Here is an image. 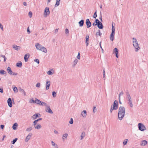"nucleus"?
I'll list each match as a JSON object with an SVG mask.
<instances>
[{
    "mask_svg": "<svg viewBox=\"0 0 148 148\" xmlns=\"http://www.w3.org/2000/svg\"><path fill=\"white\" fill-rule=\"evenodd\" d=\"M36 86L37 87L39 88L40 87V84L39 83H38L36 85Z\"/></svg>",
    "mask_w": 148,
    "mask_h": 148,
    "instance_id": "nucleus-50",
    "label": "nucleus"
},
{
    "mask_svg": "<svg viewBox=\"0 0 148 148\" xmlns=\"http://www.w3.org/2000/svg\"><path fill=\"white\" fill-rule=\"evenodd\" d=\"M60 0H56V3L55 5V7H57L59 5L60 3Z\"/></svg>",
    "mask_w": 148,
    "mask_h": 148,
    "instance_id": "nucleus-27",
    "label": "nucleus"
},
{
    "mask_svg": "<svg viewBox=\"0 0 148 148\" xmlns=\"http://www.w3.org/2000/svg\"><path fill=\"white\" fill-rule=\"evenodd\" d=\"M32 13L31 11H30L28 13V15L30 18H31L32 17Z\"/></svg>",
    "mask_w": 148,
    "mask_h": 148,
    "instance_id": "nucleus-45",
    "label": "nucleus"
},
{
    "mask_svg": "<svg viewBox=\"0 0 148 148\" xmlns=\"http://www.w3.org/2000/svg\"><path fill=\"white\" fill-rule=\"evenodd\" d=\"M6 73V72L3 70H1L0 71V74H5Z\"/></svg>",
    "mask_w": 148,
    "mask_h": 148,
    "instance_id": "nucleus-34",
    "label": "nucleus"
},
{
    "mask_svg": "<svg viewBox=\"0 0 148 148\" xmlns=\"http://www.w3.org/2000/svg\"><path fill=\"white\" fill-rule=\"evenodd\" d=\"M35 62H36L37 63L39 64L40 63L38 59H35L34 60Z\"/></svg>",
    "mask_w": 148,
    "mask_h": 148,
    "instance_id": "nucleus-53",
    "label": "nucleus"
},
{
    "mask_svg": "<svg viewBox=\"0 0 148 148\" xmlns=\"http://www.w3.org/2000/svg\"><path fill=\"white\" fill-rule=\"evenodd\" d=\"M128 141V139H125L124 140V141L123 142V145H126L127 144V142Z\"/></svg>",
    "mask_w": 148,
    "mask_h": 148,
    "instance_id": "nucleus-37",
    "label": "nucleus"
},
{
    "mask_svg": "<svg viewBox=\"0 0 148 148\" xmlns=\"http://www.w3.org/2000/svg\"><path fill=\"white\" fill-rule=\"evenodd\" d=\"M50 11L49 8L48 7H46L45 9L44 15L45 17L47 16V15H49L50 14Z\"/></svg>",
    "mask_w": 148,
    "mask_h": 148,
    "instance_id": "nucleus-5",
    "label": "nucleus"
},
{
    "mask_svg": "<svg viewBox=\"0 0 148 148\" xmlns=\"http://www.w3.org/2000/svg\"><path fill=\"white\" fill-rule=\"evenodd\" d=\"M68 136V134L67 133H66V134H63L62 136H63V137H65V138H66Z\"/></svg>",
    "mask_w": 148,
    "mask_h": 148,
    "instance_id": "nucleus-48",
    "label": "nucleus"
},
{
    "mask_svg": "<svg viewBox=\"0 0 148 148\" xmlns=\"http://www.w3.org/2000/svg\"><path fill=\"white\" fill-rule=\"evenodd\" d=\"M147 143V141L144 140L142 141L140 143V145L142 146H144L146 145Z\"/></svg>",
    "mask_w": 148,
    "mask_h": 148,
    "instance_id": "nucleus-15",
    "label": "nucleus"
},
{
    "mask_svg": "<svg viewBox=\"0 0 148 148\" xmlns=\"http://www.w3.org/2000/svg\"><path fill=\"white\" fill-rule=\"evenodd\" d=\"M19 90L21 92H23L24 91V90L23 89H22L21 88H20L19 89Z\"/></svg>",
    "mask_w": 148,
    "mask_h": 148,
    "instance_id": "nucleus-64",
    "label": "nucleus"
},
{
    "mask_svg": "<svg viewBox=\"0 0 148 148\" xmlns=\"http://www.w3.org/2000/svg\"><path fill=\"white\" fill-rule=\"evenodd\" d=\"M34 127L35 129H39L41 127V126L39 124H38L37 125H36L34 126Z\"/></svg>",
    "mask_w": 148,
    "mask_h": 148,
    "instance_id": "nucleus-28",
    "label": "nucleus"
},
{
    "mask_svg": "<svg viewBox=\"0 0 148 148\" xmlns=\"http://www.w3.org/2000/svg\"><path fill=\"white\" fill-rule=\"evenodd\" d=\"M112 107L115 110H116L118 108V103L117 100H115L113 103Z\"/></svg>",
    "mask_w": 148,
    "mask_h": 148,
    "instance_id": "nucleus-6",
    "label": "nucleus"
},
{
    "mask_svg": "<svg viewBox=\"0 0 148 148\" xmlns=\"http://www.w3.org/2000/svg\"><path fill=\"white\" fill-rule=\"evenodd\" d=\"M93 111L94 113L97 111V108L96 107H93Z\"/></svg>",
    "mask_w": 148,
    "mask_h": 148,
    "instance_id": "nucleus-55",
    "label": "nucleus"
},
{
    "mask_svg": "<svg viewBox=\"0 0 148 148\" xmlns=\"http://www.w3.org/2000/svg\"><path fill=\"white\" fill-rule=\"evenodd\" d=\"M52 96L54 97H55L56 96V94L55 91H53L52 92Z\"/></svg>",
    "mask_w": 148,
    "mask_h": 148,
    "instance_id": "nucleus-43",
    "label": "nucleus"
},
{
    "mask_svg": "<svg viewBox=\"0 0 148 148\" xmlns=\"http://www.w3.org/2000/svg\"><path fill=\"white\" fill-rule=\"evenodd\" d=\"M47 73L49 75H51L53 74L52 72L50 70L48 71L47 72Z\"/></svg>",
    "mask_w": 148,
    "mask_h": 148,
    "instance_id": "nucleus-46",
    "label": "nucleus"
},
{
    "mask_svg": "<svg viewBox=\"0 0 148 148\" xmlns=\"http://www.w3.org/2000/svg\"><path fill=\"white\" fill-rule=\"evenodd\" d=\"M115 34V33L112 32L110 35V39L112 41L114 40V38Z\"/></svg>",
    "mask_w": 148,
    "mask_h": 148,
    "instance_id": "nucleus-23",
    "label": "nucleus"
},
{
    "mask_svg": "<svg viewBox=\"0 0 148 148\" xmlns=\"http://www.w3.org/2000/svg\"><path fill=\"white\" fill-rule=\"evenodd\" d=\"M32 130V127H30L29 128H27L26 131L27 132H29Z\"/></svg>",
    "mask_w": 148,
    "mask_h": 148,
    "instance_id": "nucleus-40",
    "label": "nucleus"
},
{
    "mask_svg": "<svg viewBox=\"0 0 148 148\" xmlns=\"http://www.w3.org/2000/svg\"><path fill=\"white\" fill-rule=\"evenodd\" d=\"M35 46L37 49L45 53H46L47 52V49L46 48L39 43H38L36 44L35 45Z\"/></svg>",
    "mask_w": 148,
    "mask_h": 148,
    "instance_id": "nucleus-2",
    "label": "nucleus"
},
{
    "mask_svg": "<svg viewBox=\"0 0 148 148\" xmlns=\"http://www.w3.org/2000/svg\"><path fill=\"white\" fill-rule=\"evenodd\" d=\"M77 58L78 59H80V54L79 53H78V54L77 55Z\"/></svg>",
    "mask_w": 148,
    "mask_h": 148,
    "instance_id": "nucleus-52",
    "label": "nucleus"
},
{
    "mask_svg": "<svg viewBox=\"0 0 148 148\" xmlns=\"http://www.w3.org/2000/svg\"><path fill=\"white\" fill-rule=\"evenodd\" d=\"M126 94L127 96V99H131V98L129 93L128 90H126Z\"/></svg>",
    "mask_w": 148,
    "mask_h": 148,
    "instance_id": "nucleus-20",
    "label": "nucleus"
},
{
    "mask_svg": "<svg viewBox=\"0 0 148 148\" xmlns=\"http://www.w3.org/2000/svg\"><path fill=\"white\" fill-rule=\"evenodd\" d=\"M114 110H115L114 108H113L112 107V106H111L110 112V113H112V111Z\"/></svg>",
    "mask_w": 148,
    "mask_h": 148,
    "instance_id": "nucleus-49",
    "label": "nucleus"
},
{
    "mask_svg": "<svg viewBox=\"0 0 148 148\" xmlns=\"http://www.w3.org/2000/svg\"><path fill=\"white\" fill-rule=\"evenodd\" d=\"M69 33V30L67 28L65 29V33L66 34H68Z\"/></svg>",
    "mask_w": 148,
    "mask_h": 148,
    "instance_id": "nucleus-56",
    "label": "nucleus"
},
{
    "mask_svg": "<svg viewBox=\"0 0 148 148\" xmlns=\"http://www.w3.org/2000/svg\"><path fill=\"white\" fill-rule=\"evenodd\" d=\"M7 71L8 73L10 75H12L13 73L12 71L11 68L10 67H8L7 69Z\"/></svg>",
    "mask_w": 148,
    "mask_h": 148,
    "instance_id": "nucleus-24",
    "label": "nucleus"
},
{
    "mask_svg": "<svg viewBox=\"0 0 148 148\" xmlns=\"http://www.w3.org/2000/svg\"><path fill=\"white\" fill-rule=\"evenodd\" d=\"M18 140V138H15L12 141V143L13 144H14L15 142L17 141Z\"/></svg>",
    "mask_w": 148,
    "mask_h": 148,
    "instance_id": "nucleus-38",
    "label": "nucleus"
},
{
    "mask_svg": "<svg viewBox=\"0 0 148 148\" xmlns=\"http://www.w3.org/2000/svg\"><path fill=\"white\" fill-rule=\"evenodd\" d=\"M97 10H96L94 14L93 18H96L97 16Z\"/></svg>",
    "mask_w": 148,
    "mask_h": 148,
    "instance_id": "nucleus-39",
    "label": "nucleus"
},
{
    "mask_svg": "<svg viewBox=\"0 0 148 148\" xmlns=\"http://www.w3.org/2000/svg\"><path fill=\"white\" fill-rule=\"evenodd\" d=\"M13 48L17 51L20 50L21 49V47L20 46H17L15 45H13Z\"/></svg>",
    "mask_w": 148,
    "mask_h": 148,
    "instance_id": "nucleus-22",
    "label": "nucleus"
},
{
    "mask_svg": "<svg viewBox=\"0 0 148 148\" xmlns=\"http://www.w3.org/2000/svg\"><path fill=\"white\" fill-rule=\"evenodd\" d=\"M101 34L102 33L100 32V30L99 29L98 30L97 32L96 33V36H101Z\"/></svg>",
    "mask_w": 148,
    "mask_h": 148,
    "instance_id": "nucleus-26",
    "label": "nucleus"
},
{
    "mask_svg": "<svg viewBox=\"0 0 148 148\" xmlns=\"http://www.w3.org/2000/svg\"><path fill=\"white\" fill-rule=\"evenodd\" d=\"M97 26L98 28L100 29H102L103 28V26L101 22H99V23L98 24H97Z\"/></svg>",
    "mask_w": 148,
    "mask_h": 148,
    "instance_id": "nucleus-16",
    "label": "nucleus"
},
{
    "mask_svg": "<svg viewBox=\"0 0 148 148\" xmlns=\"http://www.w3.org/2000/svg\"><path fill=\"white\" fill-rule=\"evenodd\" d=\"M35 103L37 104H38L39 105H40L41 103V101L37 99L36 98V100H35Z\"/></svg>",
    "mask_w": 148,
    "mask_h": 148,
    "instance_id": "nucleus-25",
    "label": "nucleus"
},
{
    "mask_svg": "<svg viewBox=\"0 0 148 148\" xmlns=\"http://www.w3.org/2000/svg\"><path fill=\"white\" fill-rule=\"evenodd\" d=\"M84 20L83 19L81 20L78 22L79 25L80 27H82L84 25Z\"/></svg>",
    "mask_w": 148,
    "mask_h": 148,
    "instance_id": "nucleus-19",
    "label": "nucleus"
},
{
    "mask_svg": "<svg viewBox=\"0 0 148 148\" xmlns=\"http://www.w3.org/2000/svg\"><path fill=\"white\" fill-rule=\"evenodd\" d=\"M132 39L133 40V45L135 48V51H137L138 50L140 49V48L138 44L136 39L134 38H133Z\"/></svg>",
    "mask_w": 148,
    "mask_h": 148,
    "instance_id": "nucleus-3",
    "label": "nucleus"
},
{
    "mask_svg": "<svg viewBox=\"0 0 148 148\" xmlns=\"http://www.w3.org/2000/svg\"><path fill=\"white\" fill-rule=\"evenodd\" d=\"M16 65L18 67H21L22 66V63L21 62H20L19 63H17Z\"/></svg>",
    "mask_w": 148,
    "mask_h": 148,
    "instance_id": "nucleus-30",
    "label": "nucleus"
},
{
    "mask_svg": "<svg viewBox=\"0 0 148 148\" xmlns=\"http://www.w3.org/2000/svg\"><path fill=\"white\" fill-rule=\"evenodd\" d=\"M99 19L101 21V22H102L103 21L102 19V14H101V12H100V14L99 17Z\"/></svg>",
    "mask_w": 148,
    "mask_h": 148,
    "instance_id": "nucleus-35",
    "label": "nucleus"
},
{
    "mask_svg": "<svg viewBox=\"0 0 148 148\" xmlns=\"http://www.w3.org/2000/svg\"><path fill=\"white\" fill-rule=\"evenodd\" d=\"M127 101L128 104L130 105V107L132 108L133 106V104H132V99H127Z\"/></svg>",
    "mask_w": 148,
    "mask_h": 148,
    "instance_id": "nucleus-13",
    "label": "nucleus"
},
{
    "mask_svg": "<svg viewBox=\"0 0 148 148\" xmlns=\"http://www.w3.org/2000/svg\"><path fill=\"white\" fill-rule=\"evenodd\" d=\"M37 121H36V120H35L34 121L33 123V125L34 126H35V125H36V124H37Z\"/></svg>",
    "mask_w": 148,
    "mask_h": 148,
    "instance_id": "nucleus-44",
    "label": "nucleus"
},
{
    "mask_svg": "<svg viewBox=\"0 0 148 148\" xmlns=\"http://www.w3.org/2000/svg\"><path fill=\"white\" fill-rule=\"evenodd\" d=\"M112 32L115 33V27L113 24H112Z\"/></svg>",
    "mask_w": 148,
    "mask_h": 148,
    "instance_id": "nucleus-36",
    "label": "nucleus"
},
{
    "mask_svg": "<svg viewBox=\"0 0 148 148\" xmlns=\"http://www.w3.org/2000/svg\"><path fill=\"white\" fill-rule=\"evenodd\" d=\"M32 134V133H29L26 137L25 141V142H27L30 139L31 136Z\"/></svg>",
    "mask_w": 148,
    "mask_h": 148,
    "instance_id": "nucleus-17",
    "label": "nucleus"
},
{
    "mask_svg": "<svg viewBox=\"0 0 148 148\" xmlns=\"http://www.w3.org/2000/svg\"><path fill=\"white\" fill-rule=\"evenodd\" d=\"M50 85V81H47L46 82V89L48 90L49 88Z\"/></svg>",
    "mask_w": 148,
    "mask_h": 148,
    "instance_id": "nucleus-14",
    "label": "nucleus"
},
{
    "mask_svg": "<svg viewBox=\"0 0 148 148\" xmlns=\"http://www.w3.org/2000/svg\"><path fill=\"white\" fill-rule=\"evenodd\" d=\"M103 75H105V70L104 68H103Z\"/></svg>",
    "mask_w": 148,
    "mask_h": 148,
    "instance_id": "nucleus-62",
    "label": "nucleus"
},
{
    "mask_svg": "<svg viewBox=\"0 0 148 148\" xmlns=\"http://www.w3.org/2000/svg\"><path fill=\"white\" fill-rule=\"evenodd\" d=\"M29 57V53H27L24 56V59L25 62L27 61L28 58Z\"/></svg>",
    "mask_w": 148,
    "mask_h": 148,
    "instance_id": "nucleus-21",
    "label": "nucleus"
},
{
    "mask_svg": "<svg viewBox=\"0 0 148 148\" xmlns=\"http://www.w3.org/2000/svg\"><path fill=\"white\" fill-rule=\"evenodd\" d=\"M27 33L29 34L30 33V31L29 30V27H28L27 28Z\"/></svg>",
    "mask_w": 148,
    "mask_h": 148,
    "instance_id": "nucleus-63",
    "label": "nucleus"
},
{
    "mask_svg": "<svg viewBox=\"0 0 148 148\" xmlns=\"http://www.w3.org/2000/svg\"><path fill=\"white\" fill-rule=\"evenodd\" d=\"M81 115L84 118L86 117L87 115V112L86 110H84L82 112Z\"/></svg>",
    "mask_w": 148,
    "mask_h": 148,
    "instance_id": "nucleus-18",
    "label": "nucleus"
},
{
    "mask_svg": "<svg viewBox=\"0 0 148 148\" xmlns=\"http://www.w3.org/2000/svg\"><path fill=\"white\" fill-rule=\"evenodd\" d=\"M86 27L88 28H89L91 26V23L89 19H86Z\"/></svg>",
    "mask_w": 148,
    "mask_h": 148,
    "instance_id": "nucleus-7",
    "label": "nucleus"
},
{
    "mask_svg": "<svg viewBox=\"0 0 148 148\" xmlns=\"http://www.w3.org/2000/svg\"><path fill=\"white\" fill-rule=\"evenodd\" d=\"M7 103L8 106L11 108L12 107V99L11 98H9L7 101Z\"/></svg>",
    "mask_w": 148,
    "mask_h": 148,
    "instance_id": "nucleus-9",
    "label": "nucleus"
},
{
    "mask_svg": "<svg viewBox=\"0 0 148 148\" xmlns=\"http://www.w3.org/2000/svg\"><path fill=\"white\" fill-rule=\"evenodd\" d=\"M101 21H99V20L98 19H96L95 20V22L96 23L98 24Z\"/></svg>",
    "mask_w": 148,
    "mask_h": 148,
    "instance_id": "nucleus-51",
    "label": "nucleus"
},
{
    "mask_svg": "<svg viewBox=\"0 0 148 148\" xmlns=\"http://www.w3.org/2000/svg\"><path fill=\"white\" fill-rule=\"evenodd\" d=\"M125 114V109L124 107L120 106L119 108L118 113V119L121 120L124 116Z\"/></svg>",
    "mask_w": 148,
    "mask_h": 148,
    "instance_id": "nucleus-1",
    "label": "nucleus"
},
{
    "mask_svg": "<svg viewBox=\"0 0 148 148\" xmlns=\"http://www.w3.org/2000/svg\"><path fill=\"white\" fill-rule=\"evenodd\" d=\"M40 106H46V107L48 106L47 104L46 103L43 102H41V103Z\"/></svg>",
    "mask_w": 148,
    "mask_h": 148,
    "instance_id": "nucleus-33",
    "label": "nucleus"
},
{
    "mask_svg": "<svg viewBox=\"0 0 148 148\" xmlns=\"http://www.w3.org/2000/svg\"><path fill=\"white\" fill-rule=\"evenodd\" d=\"M52 145L53 146H55V145H56V147L57 148H58V145H56L55 143H54L53 142V141H51V142Z\"/></svg>",
    "mask_w": 148,
    "mask_h": 148,
    "instance_id": "nucleus-41",
    "label": "nucleus"
},
{
    "mask_svg": "<svg viewBox=\"0 0 148 148\" xmlns=\"http://www.w3.org/2000/svg\"><path fill=\"white\" fill-rule=\"evenodd\" d=\"M123 94V91H121L119 93V96H121V95H122Z\"/></svg>",
    "mask_w": 148,
    "mask_h": 148,
    "instance_id": "nucleus-57",
    "label": "nucleus"
},
{
    "mask_svg": "<svg viewBox=\"0 0 148 148\" xmlns=\"http://www.w3.org/2000/svg\"><path fill=\"white\" fill-rule=\"evenodd\" d=\"M73 121L72 118H71L70 121L69 122V123L70 124H73Z\"/></svg>",
    "mask_w": 148,
    "mask_h": 148,
    "instance_id": "nucleus-47",
    "label": "nucleus"
},
{
    "mask_svg": "<svg viewBox=\"0 0 148 148\" xmlns=\"http://www.w3.org/2000/svg\"><path fill=\"white\" fill-rule=\"evenodd\" d=\"M92 25L93 26H96V25L97 26V23H95V22L93 23H92Z\"/></svg>",
    "mask_w": 148,
    "mask_h": 148,
    "instance_id": "nucleus-60",
    "label": "nucleus"
},
{
    "mask_svg": "<svg viewBox=\"0 0 148 148\" xmlns=\"http://www.w3.org/2000/svg\"><path fill=\"white\" fill-rule=\"evenodd\" d=\"M85 136V133L84 132H82L81 135V138H80V140H82Z\"/></svg>",
    "mask_w": 148,
    "mask_h": 148,
    "instance_id": "nucleus-31",
    "label": "nucleus"
},
{
    "mask_svg": "<svg viewBox=\"0 0 148 148\" xmlns=\"http://www.w3.org/2000/svg\"><path fill=\"white\" fill-rule=\"evenodd\" d=\"M85 43L86 46H88L89 43V36L88 35H86V37Z\"/></svg>",
    "mask_w": 148,
    "mask_h": 148,
    "instance_id": "nucleus-11",
    "label": "nucleus"
},
{
    "mask_svg": "<svg viewBox=\"0 0 148 148\" xmlns=\"http://www.w3.org/2000/svg\"><path fill=\"white\" fill-rule=\"evenodd\" d=\"M4 126L3 125H0V128L1 129H3L4 128Z\"/></svg>",
    "mask_w": 148,
    "mask_h": 148,
    "instance_id": "nucleus-59",
    "label": "nucleus"
},
{
    "mask_svg": "<svg viewBox=\"0 0 148 148\" xmlns=\"http://www.w3.org/2000/svg\"><path fill=\"white\" fill-rule=\"evenodd\" d=\"M13 90L14 92H17L18 91L17 88L16 87H14L13 88Z\"/></svg>",
    "mask_w": 148,
    "mask_h": 148,
    "instance_id": "nucleus-42",
    "label": "nucleus"
},
{
    "mask_svg": "<svg viewBox=\"0 0 148 148\" xmlns=\"http://www.w3.org/2000/svg\"><path fill=\"white\" fill-rule=\"evenodd\" d=\"M0 92L1 93H3V90L2 88H0Z\"/></svg>",
    "mask_w": 148,
    "mask_h": 148,
    "instance_id": "nucleus-58",
    "label": "nucleus"
},
{
    "mask_svg": "<svg viewBox=\"0 0 148 148\" xmlns=\"http://www.w3.org/2000/svg\"><path fill=\"white\" fill-rule=\"evenodd\" d=\"M0 27L2 30H3V25L1 23H0Z\"/></svg>",
    "mask_w": 148,
    "mask_h": 148,
    "instance_id": "nucleus-61",
    "label": "nucleus"
},
{
    "mask_svg": "<svg viewBox=\"0 0 148 148\" xmlns=\"http://www.w3.org/2000/svg\"><path fill=\"white\" fill-rule=\"evenodd\" d=\"M45 111L47 112L50 114H52L53 113V111L50 108V106H48L45 108Z\"/></svg>",
    "mask_w": 148,
    "mask_h": 148,
    "instance_id": "nucleus-8",
    "label": "nucleus"
},
{
    "mask_svg": "<svg viewBox=\"0 0 148 148\" xmlns=\"http://www.w3.org/2000/svg\"><path fill=\"white\" fill-rule=\"evenodd\" d=\"M18 126V124L17 123H15L13 125L12 128L14 130H16V127Z\"/></svg>",
    "mask_w": 148,
    "mask_h": 148,
    "instance_id": "nucleus-29",
    "label": "nucleus"
},
{
    "mask_svg": "<svg viewBox=\"0 0 148 148\" xmlns=\"http://www.w3.org/2000/svg\"><path fill=\"white\" fill-rule=\"evenodd\" d=\"M138 126L139 130L141 131H143L146 129L145 125L142 123H138Z\"/></svg>",
    "mask_w": 148,
    "mask_h": 148,
    "instance_id": "nucleus-4",
    "label": "nucleus"
},
{
    "mask_svg": "<svg viewBox=\"0 0 148 148\" xmlns=\"http://www.w3.org/2000/svg\"><path fill=\"white\" fill-rule=\"evenodd\" d=\"M30 102L31 103H35V101H34V99H31L30 100Z\"/></svg>",
    "mask_w": 148,
    "mask_h": 148,
    "instance_id": "nucleus-54",
    "label": "nucleus"
},
{
    "mask_svg": "<svg viewBox=\"0 0 148 148\" xmlns=\"http://www.w3.org/2000/svg\"><path fill=\"white\" fill-rule=\"evenodd\" d=\"M113 51H114V53L115 54V55H116V57L117 58H118V57H119V56H118V49H117V48H115L114 49Z\"/></svg>",
    "mask_w": 148,
    "mask_h": 148,
    "instance_id": "nucleus-12",
    "label": "nucleus"
},
{
    "mask_svg": "<svg viewBox=\"0 0 148 148\" xmlns=\"http://www.w3.org/2000/svg\"><path fill=\"white\" fill-rule=\"evenodd\" d=\"M78 62V60L77 59H75L73 62V66L74 67L76 64Z\"/></svg>",
    "mask_w": 148,
    "mask_h": 148,
    "instance_id": "nucleus-32",
    "label": "nucleus"
},
{
    "mask_svg": "<svg viewBox=\"0 0 148 148\" xmlns=\"http://www.w3.org/2000/svg\"><path fill=\"white\" fill-rule=\"evenodd\" d=\"M41 115L40 114L36 113L34 114L32 116V118L33 119H36L38 117H40Z\"/></svg>",
    "mask_w": 148,
    "mask_h": 148,
    "instance_id": "nucleus-10",
    "label": "nucleus"
}]
</instances>
